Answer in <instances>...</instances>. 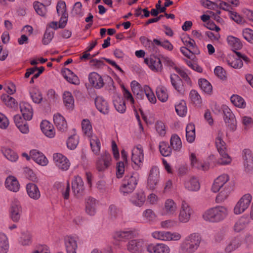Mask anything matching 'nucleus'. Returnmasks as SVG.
Here are the masks:
<instances>
[{
	"label": "nucleus",
	"instance_id": "f257e3e1",
	"mask_svg": "<svg viewBox=\"0 0 253 253\" xmlns=\"http://www.w3.org/2000/svg\"><path fill=\"white\" fill-rule=\"evenodd\" d=\"M229 214L228 208L223 206H216L206 210L202 214L203 219L210 223H219L225 219Z\"/></svg>",
	"mask_w": 253,
	"mask_h": 253
},
{
	"label": "nucleus",
	"instance_id": "f03ea898",
	"mask_svg": "<svg viewBox=\"0 0 253 253\" xmlns=\"http://www.w3.org/2000/svg\"><path fill=\"white\" fill-rule=\"evenodd\" d=\"M201 237L198 233H194L187 236L179 246V251L182 253H194L199 248Z\"/></svg>",
	"mask_w": 253,
	"mask_h": 253
},
{
	"label": "nucleus",
	"instance_id": "7ed1b4c3",
	"mask_svg": "<svg viewBox=\"0 0 253 253\" xmlns=\"http://www.w3.org/2000/svg\"><path fill=\"white\" fill-rule=\"evenodd\" d=\"M223 133L221 130H218L215 139V144L217 150L220 156L218 163L221 165H227L230 163L231 159L227 153L226 143L222 140Z\"/></svg>",
	"mask_w": 253,
	"mask_h": 253
},
{
	"label": "nucleus",
	"instance_id": "20e7f679",
	"mask_svg": "<svg viewBox=\"0 0 253 253\" xmlns=\"http://www.w3.org/2000/svg\"><path fill=\"white\" fill-rule=\"evenodd\" d=\"M137 174L126 175L120 188V192L124 195L132 192L137 184Z\"/></svg>",
	"mask_w": 253,
	"mask_h": 253
},
{
	"label": "nucleus",
	"instance_id": "39448f33",
	"mask_svg": "<svg viewBox=\"0 0 253 253\" xmlns=\"http://www.w3.org/2000/svg\"><path fill=\"white\" fill-rule=\"evenodd\" d=\"M152 236L155 239L164 241H177L181 238L180 233L165 231H155L152 233Z\"/></svg>",
	"mask_w": 253,
	"mask_h": 253
},
{
	"label": "nucleus",
	"instance_id": "423d86ee",
	"mask_svg": "<svg viewBox=\"0 0 253 253\" xmlns=\"http://www.w3.org/2000/svg\"><path fill=\"white\" fill-rule=\"evenodd\" d=\"M193 213V210L190 205L185 201H182L179 210V221L184 223H187Z\"/></svg>",
	"mask_w": 253,
	"mask_h": 253
},
{
	"label": "nucleus",
	"instance_id": "0eeeda50",
	"mask_svg": "<svg viewBox=\"0 0 253 253\" xmlns=\"http://www.w3.org/2000/svg\"><path fill=\"white\" fill-rule=\"evenodd\" d=\"M252 200V196L250 194L243 195L236 204L234 208V213L240 214L244 212L249 207Z\"/></svg>",
	"mask_w": 253,
	"mask_h": 253
},
{
	"label": "nucleus",
	"instance_id": "6e6552de",
	"mask_svg": "<svg viewBox=\"0 0 253 253\" xmlns=\"http://www.w3.org/2000/svg\"><path fill=\"white\" fill-rule=\"evenodd\" d=\"M112 158L107 152H103L99 157L96 162V168L99 171H104L110 166Z\"/></svg>",
	"mask_w": 253,
	"mask_h": 253
},
{
	"label": "nucleus",
	"instance_id": "1a4fd4ad",
	"mask_svg": "<svg viewBox=\"0 0 253 253\" xmlns=\"http://www.w3.org/2000/svg\"><path fill=\"white\" fill-rule=\"evenodd\" d=\"M160 180V171L158 167L152 166L149 171L147 178V186L154 189L158 185Z\"/></svg>",
	"mask_w": 253,
	"mask_h": 253
},
{
	"label": "nucleus",
	"instance_id": "9d476101",
	"mask_svg": "<svg viewBox=\"0 0 253 253\" xmlns=\"http://www.w3.org/2000/svg\"><path fill=\"white\" fill-rule=\"evenodd\" d=\"M223 112L224 120L227 126L231 130H235L237 123L234 115L232 113L231 110L226 106L223 108Z\"/></svg>",
	"mask_w": 253,
	"mask_h": 253
},
{
	"label": "nucleus",
	"instance_id": "9b49d317",
	"mask_svg": "<svg viewBox=\"0 0 253 253\" xmlns=\"http://www.w3.org/2000/svg\"><path fill=\"white\" fill-rule=\"evenodd\" d=\"M229 177L227 174H223L217 177L214 181L211 187V190L214 193L218 192L220 189L230 186L231 184L228 183Z\"/></svg>",
	"mask_w": 253,
	"mask_h": 253
},
{
	"label": "nucleus",
	"instance_id": "f8f14e48",
	"mask_svg": "<svg viewBox=\"0 0 253 253\" xmlns=\"http://www.w3.org/2000/svg\"><path fill=\"white\" fill-rule=\"evenodd\" d=\"M72 188L74 195L80 197L84 194V186L83 179L79 176H75L72 182Z\"/></svg>",
	"mask_w": 253,
	"mask_h": 253
},
{
	"label": "nucleus",
	"instance_id": "ddd939ff",
	"mask_svg": "<svg viewBox=\"0 0 253 253\" xmlns=\"http://www.w3.org/2000/svg\"><path fill=\"white\" fill-rule=\"evenodd\" d=\"M53 161L55 165L63 171L68 170L71 165L69 160L60 153H56L53 155Z\"/></svg>",
	"mask_w": 253,
	"mask_h": 253
},
{
	"label": "nucleus",
	"instance_id": "4468645a",
	"mask_svg": "<svg viewBox=\"0 0 253 253\" xmlns=\"http://www.w3.org/2000/svg\"><path fill=\"white\" fill-rule=\"evenodd\" d=\"M145 246V242L141 239H133L129 241L126 248L128 252L131 253H141Z\"/></svg>",
	"mask_w": 253,
	"mask_h": 253
},
{
	"label": "nucleus",
	"instance_id": "2eb2a0df",
	"mask_svg": "<svg viewBox=\"0 0 253 253\" xmlns=\"http://www.w3.org/2000/svg\"><path fill=\"white\" fill-rule=\"evenodd\" d=\"M135 235L134 231L126 229L115 232L113 234V238L116 241L125 242L127 240L134 238Z\"/></svg>",
	"mask_w": 253,
	"mask_h": 253
},
{
	"label": "nucleus",
	"instance_id": "dca6fc26",
	"mask_svg": "<svg viewBox=\"0 0 253 253\" xmlns=\"http://www.w3.org/2000/svg\"><path fill=\"white\" fill-rule=\"evenodd\" d=\"M144 62L154 71L161 72L163 69L161 61L155 55H150L149 58L144 59Z\"/></svg>",
	"mask_w": 253,
	"mask_h": 253
},
{
	"label": "nucleus",
	"instance_id": "f3484780",
	"mask_svg": "<svg viewBox=\"0 0 253 253\" xmlns=\"http://www.w3.org/2000/svg\"><path fill=\"white\" fill-rule=\"evenodd\" d=\"M146 249L149 253H169V247L163 243L150 244L146 246Z\"/></svg>",
	"mask_w": 253,
	"mask_h": 253
},
{
	"label": "nucleus",
	"instance_id": "a211bd4d",
	"mask_svg": "<svg viewBox=\"0 0 253 253\" xmlns=\"http://www.w3.org/2000/svg\"><path fill=\"white\" fill-rule=\"evenodd\" d=\"M243 164L246 170L253 169V153L249 149H245L242 152Z\"/></svg>",
	"mask_w": 253,
	"mask_h": 253
},
{
	"label": "nucleus",
	"instance_id": "6ab92c4d",
	"mask_svg": "<svg viewBox=\"0 0 253 253\" xmlns=\"http://www.w3.org/2000/svg\"><path fill=\"white\" fill-rule=\"evenodd\" d=\"M22 211V208L20 203L17 200H14L12 202L10 207V213L11 218L13 221L18 222L20 220Z\"/></svg>",
	"mask_w": 253,
	"mask_h": 253
},
{
	"label": "nucleus",
	"instance_id": "aec40b11",
	"mask_svg": "<svg viewBox=\"0 0 253 253\" xmlns=\"http://www.w3.org/2000/svg\"><path fill=\"white\" fill-rule=\"evenodd\" d=\"M144 160V154L142 147L138 145L132 150L131 161L135 165L140 166Z\"/></svg>",
	"mask_w": 253,
	"mask_h": 253
},
{
	"label": "nucleus",
	"instance_id": "412c9836",
	"mask_svg": "<svg viewBox=\"0 0 253 253\" xmlns=\"http://www.w3.org/2000/svg\"><path fill=\"white\" fill-rule=\"evenodd\" d=\"M95 104L97 110L101 113L108 114L110 107L108 102L102 96H97L95 100Z\"/></svg>",
	"mask_w": 253,
	"mask_h": 253
},
{
	"label": "nucleus",
	"instance_id": "4be33fe9",
	"mask_svg": "<svg viewBox=\"0 0 253 253\" xmlns=\"http://www.w3.org/2000/svg\"><path fill=\"white\" fill-rule=\"evenodd\" d=\"M41 128L44 135L49 137L53 138L55 135V131L53 125L46 120L42 121L41 123Z\"/></svg>",
	"mask_w": 253,
	"mask_h": 253
},
{
	"label": "nucleus",
	"instance_id": "5701e85b",
	"mask_svg": "<svg viewBox=\"0 0 253 253\" xmlns=\"http://www.w3.org/2000/svg\"><path fill=\"white\" fill-rule=\"evenodd\" d=\"M30 156L32 159L37 164L45 166L48 164V160L45 156L39 151L37 150H32L30 151Z\"/></svg>",
	"mask_w": 253,
	"mask_h": 253
},
{
	"label": "nucleus",
	"instance_id": "b1692460",
	"mask_svg": "<svg viewBox=\"0 0 253 253\" xmlns=\"http://www.w3.org/2000/svg\"><path fill=\"white\" fill-rule=\"evenodd\" d=\"M85 212L90 216H93L95 214L96 212V201L94 198L88 197L85 199Z\"/></svg>",
	"mask_w": 253,
	"mask_h": 253
},
{
	"label": "nucleus",
	"instance_id": "393cba45",
	"mask_svg": "<svg viewBox=\"0 0 253 253\" xmlns=\"http://www.w3.org/2000/svg\"><path fill=\"white\" fill-rule=\"evenodd\" d=\"M242 244L241 238L238 237H234L229 240L225 248L226 253H231L238 249Z\"/></svg>",
	"mask_w": 253,
	"mask_h": 253
},
{
	"label": "nucleus",
	"instance_id": "a878e982",
	"mask_svg": "<svg viewBox=\"0 0 253 253\" xmlns=\"http://www.w3.org/2000/svg\"><path fill=\"white\" fill-rule=\"evenodd\" d=\"M233 186L232 185L230 186H226V187H224V188L220 189L219 191V193L216 197V203L219 204L223 202L228 198L231 192L233 191Z\"/></svg>",
	"mask_w": 253,
	"mask_h": 253
},
{
	"label": "nucleus",
	"instance_id": "bb28decb",
	"mask_svg": "<svg viewBox=\"0 0 253 253\" xmlns=\"http://www.w3.org/2000/svg\"><path fill=\"white\" fill-rule=\"evenodd\" d=\"M64 244L67 253H77V241L73 237L66 236L64 238Z\"/></svg>",
	"mask_w": 253,
	"mask_h": 253
},
{
	"label": "nucleus",
	"instance_id": "cd10ccee",
	"mask_svg": "<svg viewBox=\"0 0 253 253\" xmlns=\"http://www.w3.org/2000/svg\"><path fill=\"white\" fill-rule=\"evenodd\" d=\"M53 121L57 128L60 131L64 132L67 129V123L64 117L59 113L54 114Z\"/></svg>",
	"mask_w": 253,
	"mask_h": 253
},
{
	"label": "nucleus",
	"instance_id": "c85d7f7f",
	"mask_svg": "<svg viewBox=\"0 0 253 253\" xmlns=\"http://www.w3.org/2000/svg\"><path fill=\"white\" fill-rule=\"evenodd\" d=\"M177 206L174 201L171 199H168L166 200L163 211L164 214L168 215H173L176 213Z\"/></svg>",
	"mask_w": 253,
	"mask_h": 253
},
{
	"label": "nucleus",
	"instance_id": "c756f323",
	"mask_svg": "<svg viewBox=\"0 0 253 253\" xmlns=\"http://www.w3.org/2000/svg\"><path fill=\"white\" fill-rule=\"evenodd\" d=\"M21 112L25 120H31L33 117V111L32 106L27 102H21L20 104Z\"/></svg>",
	"mask_w": 253,
	"mask_h": 253
},
{
	"label": "nucleus",
	"instance_id": "7c9ffc66",
	"mask_svg": "<svg viewBox=\"0 0 253 253\" xmlns=\"http://www.w3.org/2000/svg\"><path fill=\"white\" fill-rule=\"evenodd\" d=\"M185 188L190 191H197L200 188L199 180L195 177H191L185 181Z\"/></svg>",
	"mask_w": 253,
	"mask_h": 253
},
{
	"label": "nucleus",
	"instance_id": "2f4dec72",
	"mask_svg": "<svg viewBox=\"0 0 253 253\" xmlns=\"http://www.w3.org/2000/svg\"><path fill=\"white\" fill-rule=\"evenodd\" d=\"M62 74L64 78L70 83L78 85L80 83V80L71 70L65 68L62 71Z\"/></svg>",
	"mask_w": 253,
	"mask_h": 253
},
{
	"label": "nucleus",
	"instance_id": "473e14b6",
	"mask_svg": "<svg viewBox=\"0 0 253 253\" xmlns=\"http://www.w3.org/2000/svg\"><path fill=\"white\" fill-rule=\"evenodd\" d=\"M26 190L29 196L34 200H38L40 198L41 193L39 188L34 183H29L27 184Z\"/></svg>",
	"mask_w": 253,
	"mask_h": 253
},
{
	"label": "nucleus",
	"instance_id": "72a5a7b5",
	"mask_svg": "<svg viewBox=\"0 0 253 253\" xmlns=\"http://www.w3.org/2000/svg\"><path fill=\"white\" fill-rule=\"evenodd\" d=\"M88 80L89 83L95 87L100 88L104 84L101 77L95 72H92L89 75Z\"/></svg>",
	"mask_w": 253,
	"mask_h": 253
},
{
	"label": "nucleus",
	"instance_id": "f704fd0d",
	"mask_svg": "<svg viewBox=\"0 0 253 253\" xmlns=\"http://www.w3.org/2000/svg\"><path fill=\"white\" fill-rule=\"evenodd\" d=\"M6 187L9 190L16 192L19 190L20 184L17 179L14 176H9L5 180Z\"/></svg>",
	"mask_w": 253,
	"mask_h": 253
},
{
	"label": "nucleus",
	"instance_id": "c9c22d12",
	"mask_svg": "<svg viewBox=\"0 0 253 253\" xmlns=\"http://www.w3.org/2000/svg\"><path fill=\"white\" fill-rule=\"evenodd\" d=\"M182 41L183 44L186 46V47L190 48L193 54H200V50L197 46L194 40L189 37H186L183 38Z\"/></svg>",
	"mask_w": 253,
	"mask_h": 253
},
{
	"label": "nucleus",
	"instance_id": "e433bc0d",
	"mask_svg": "<svg viewBox=\"0 0 253 253\" xmlns=\"http://www.w3.org/2000/svg\"><path fill=\"white\" fill-rule=\"evenodd\" d=\"M170 82L175 88L179 92L182 93L183 91L182 81L179 77L175 74H171L170 77Z\"/></svg>",
	"mask_w": 253,
	"mask_h": 253
},
{
	"label": "nucleus",
	"instance_id": "4c0bfd02",
	"mask_svg": "<svg viewBox=\"0 0 253 253\" xmlns=\"http://www.w3.org/2000/svg\"><path fill=\"white\" fill-rule=\"evenodd\" d=\"M225 61L229 66L235 69H240L243 65L242 60L239 57H235L233 55H228Z\"/></svg>",
	"mask_w": 253,
	"mask_h": 253
},
{
	"label": "nucleus",
	"instance_id": "58836bf2",
	"mask_svg": "<svg viewBox=\"0 0 253 253\" xmlns=\"http://www.w3.org/2000/svg\"><path fill=\"white\" fill-rule=\"evenodd\" d=\"M249 223V219L246 216L241 217L235 223L234 230L239 232L246 228Z\"/></svg>",
	"mask_w": 253,
	"mask_h": 253
},
{
	"label": "nucleus",
	"instance_id": "ea45409f",
	"mask_svg": "<svg viewBox=\"0 0 253 253\" xmlns=\"http://www.w3.org/2000/svg\"><path fill=\"white\" fill-rule=\"evenodd\" d=\"M186 137L187 141L192 143L195 139V127L193 124L190 123L186 127Z\"/></svg>",
	"mask_w": 253,
	"mask_h": 253
},
{
	"label": "nucleus",
	"instance_id": "a19ab883",
	"mask_svg": "<svg viewBox=\"0 0 253 253\" xmlns=\"http://www.w3.org/2000/svg\"><path fill=\"white\" fill-rule=\"evenodd\" d=\"M113 103L116 110L120 113H124L126 110V106L123 98L120 96H116L113 101Z\"/></svg>",
	"mask_w": 253,
	"mask_h": 253
},
{
	"label": "nucleus",
	"instance_id": "79ce46f5",
	"mask_svg": "<svg viewBox=\"0 0 253 253\" xmlns=\"http://www.w3.org/2000/svg\"><path fill=\"white\" fill-rule=\"evenodd\" d=\"M82 128L84 134L90 137L92 134V127L90 122L88 119H84L82 122Z\"/></svg>",
	"mask_w": 253,
	"mask_h": 253
},
{
	"label": "nucleus",
	"instance_id": "37998d69",
	"mask_svg": "<svg viewBox=\"0 0 253 253\" xmlns=\"http://www.w3.org/2000/svg\"><path fill=\"white\" fill-rule=\"evenodd\" d=\"M131 88L134 94H135L138 99H143L144 97V90L141 89L140 84L136 81L131 83Z\"/></svg>",
	"mask_w": 253,
	"mask_h": 253
},
{
	"label": "nucleus",
	"instance_id": "c03bdc74",
	"mask_svg": "<svg viewBox=\"0 0 253 253\" xmlns=\"http://www.w3.org/2000/svg\"><path fill=\"white\" fill-rule=\"evenodd\" d=\"M64 103L68 109H72L74 106V99L72 93L69 91H65L63 94Z\"/></svg>",
	"mask_w": 253,
	"mask_h": 253
},
{
	"label": "nucleus",
	"instance_id": "a18cd8bd",
	"mask_svg": "<svg viewBox=\"0 0 253 253\" xmlns=\"http://www.w3.org/2000/svg\"><path fill=\"white\" fill-rule=\"evenodd\" d=\"M132 203L138 207L142 206L145 201V196L142 192L135 194L131 199Z\"/></svg>",
	"mask_w": 253,
	"mask_h": 253
},
{
	"label": "nucleus",
	"instance_id": "49530a36",
	"mask_svg": "<svg viewBox=\"0 0 253 253\" xmlns=\"http://www.w3.org/2000/svg\"><path fill=\"white\" fill-rule=\"evenodd\" d=\"M227 41L228 44L232 47L233 50L240 49L242 47V42L237 38L229 36L227 37Z\"/></svg>",
	"mask_w": 253,
	"mask_h": 253
},
{
	"label": "nucleus",
	"instance_id": "de8ad7c7",
	"mask_svg": "<svg viewBox=\"0 0 253 253\" xmlns=\"http://www.w3.org/2000/svg\"><path fill=\"white\" fill-rule=\"evenodd\" d=\"M1 152L3 156L9 161L14 162H16L18 159V156L17 154L13 150L9 148H4L1 150Z\"/></svg>",
	"mask_w": 253,
	"mask_h": 253
},
{
	"label": "nucleus",
	"instance_id": "09e8293b",
	"mask_svg": "<svg viewBox=\"0 0 253 253\" xmlns=\"http://www.w3.org/2000/svg\"><path fill=\"white\" fill-rule=\"evenodd\" d=\"M9 250V243L6 236L0 233V253H7Z\"/></svg>",
	"mask_w": 253,
	"mask_h": 253
},
{
	"label": "nucleus",
	"instance_id": "8fccbe9b",
	"mask_svg": "<svg viewBox=\"0 0 253 253\" xmlns=\"http://www.w3.org/2000/svg\"><path fill=\"white\" fill-rule=\"evenodd\" d=\"M90 139V145L92 151L95 155H98L100 151V142L99 138L96 136H91Z\"/></svg>",
	"mask_w": 253,
	"mask_h": 253
},
{
	"label": "nucleus",
	"instance_id": "3c124183",
	"mask_svg": "<svg viewBox=\"0 0 253 253\" xmlns=\"http://www.w3.org/2000/svg\"><path fill=\"white\" fill-rule=\"evenodd\" d=\"M198 83L201 89L206 93L210 94L212 90L211 84L207 80L201 79L199 80Z\"/></svg>",
	"mask_w": 253,
	"mask_h": 253
},
{
	"label": "nucleus",
	"instance_id": "603ef678",
	"mask_svg": "<svg viewBox=\"0 0 253 253\" xmlns=\"http://www.w3.org/2000/svg\"><path fill=\"white\" fill-rule=\"evenodd\" d=\"M175 111L177 115L180 117H184L186 115L187 109L186 102L184 100H181L175 105Z\"/></svg>",
	"mask_w": 253,
	"mask_h": 253
},
{
	"label": "nucleus",
	"instance_id": "864d4df0",
	"mask_svg": "<svg viewBox=\"0 0 253 253\" xmlns=\"http://www.w3.org/2000/svg\"><path fill=\"white\" fill-rule=\"evenodd\" d=\"M156 94L159 100L162 102H166L168 99L167 90L163 86H159L156 89Z\"/></svg>",
	"mask_w": 253,
	"mask_h": 253
},
{
	"label": "nucleus",
	"instance_id": "5fc2aeb1",
	"mask_svg": "<svg viewBox=\"0 0 253 253\" xmlns=\"http://www.w3.org/2000/svg\"><path fill=\"white\" fill-rule=\"evenodd\" d=\"M32 242L31 233L28 231H23L20 237V242L23 246H29Z\"/></svg>",
	"mask_w": 253,
	"mask_h": 253
},
{
	"label": "nucleus",
	"instance_id": "6e6d98bb",
	"mask_svg": "<svg viewBox=\"0 0 253 253\" xmlns=\"http://www.w3.org/2000/svg\"><path fill=\"white\" fill-rule=\"evenodd\" d=\"M231 102L236 107L244 108L246 104L244 99L238 95H233L230 98Z\"/></svg>",
	"mask_w": 253,
	"mask_h": 253
},
{
	"label": "nucleus",
	"instance_id": "4d7b16f0",
	"mask_svg": "<svg viewBox=\"0 0 253 253\" xmlns=\"http://www.w3.org/2000/svg\"><path fill=\"white\" fill-rule=\"evenodd\" d=\"M30 94L33 102L40 103L42 100V95L40 90L37 88H32L30 89Z\"/></svg>",
	"mask_w": 253,
	"mask_h": 253
},
{
	"label": "nucleus",
	"instance_id": "13d9d810",
	"mask_svg": "<svg viewBox=\"0 0 253 253\" xmlns=\"http://www.w3.org/2000/svg\"><path fill=\"white\" fill-rule=\"evenodd\" d=\"M170 145L175 150H179L182 147V142L179 137L176 135H172L170 139Z\"/></svg>",
	"mask_w": 253,
	"mask_h": 253
},
{
	"label": "nucleus",
	"instance_id": "bf43d9fd",
	"mask_svg": "<svg viewBox=\"0 0 253 253\" xmlns=\"http://www.w3.org/2000/svg\"><path fill=\"white\" fill-rule=\"evenodd\" d=\"M190 98L192 103L196 106H200L202 103V98L195 90H192L189 94Z\"/></svg>",
	"mask_w": 253,
	"mask_h": 253
},
{
	"label": "nucleus",
	"instance_id": "052dcab7",
	"mask_svg": "<svg viewBox=\"0 0 253 253\" xmlns=\"http://www.w3.org/2000/svg\"><path fill=\"white\" fill-rule=\"evenodd\" d=\"M159 149L160 153L164 157L170 156L171 153V148L165 142L160 143Z\"/></svg>",
	"mask_w": 253,
	"mask_h": 253
},
{
	"label": "nucleus",
	"instance_id": "680f3d73",
	"mask_svg": "<svg viewBox=\"0 0 253 253\" xmlns=\"http://www.w3.org/2000/svg\"><path fill=\"white\" fill-rule=\"evenodd\" d=\"M34 7L35 11L39 15L41 16H45L47 9L44 4L39 2H36L34 3Z\"/></svg>",
	"mask_w": 253,
	"mask_h": 253
},
{
	"label": "nucleus",
	"instance_id": "e2e57ef3",
	"mask_svg": "<svg viewBox=\"0 0 253 253\" xmlns=\"http://www.w3.org/2000/svg\"><path fill=\"white\" fill-rule=\"evenodd\" d=\"M144 95L147 97L148 100L151 103H156V98L150 87L148 85H145L144 86Z\"/></svg>",
	"mask_w": 253,
	"mask_h": 253
},
{
	"label": "nucleus",
	"instance_id": "0e129e2a",
	"mask_svg": "<svg viewBox=\"0 0 253 253\" xmlns=\"http://www.w3.org/2000/svg\"><path fill=\"white\" fill-rule=\"evenodd\" d=\"M1 99L5 104L10 108H13L15 106V99L7 94H3L1 96Z\"/></svg>",
	"mask_w": 253,
	"mask_h": 253
},
{
	"label": "nucleus",
	"instance_id": "69168bd1",
	"mask_svg": "<svg viewBox=\"0 0 253 253\" xmlns=\"http://www.w3.org/2000/svg\"><path fill=\"white\" fill-rule=\"evenodd\" d=\"M53 36L54 32L47 28L42 38V43L44 45L48 44L51 41Z\"/></svg>",
	"mask_w": 253,
	"mask_h": 253
},
{
	"label": "nucleus",
	"instance_id": "338daca9",
	"mask_svg": "<svg viewBox=\"0 0 253 253\" xmlns=\"http://www.w3.org/2000/svg\"><path fill=\"white\" fill-rule=\"evenodd\" d=\"M154 42L155 44L161 46L169 51L172 50L173 49L172 44L168 40H165L163 42H161L157 39H154Z\"/></svg>",
	"mask_w": 253,
	"mask_h": 253
},
{
	"label": "nucleus",
	"instance_id": "774afa93",
	"mask_svg": "<svg viewBox=\"0 0 253 253\" xmlns=\"http://www.w3.org/2000/svg\"><path fill=\"white\" fill-rule=\"evenodd\" d=\"M78 143V137L75 135L72 136L68 138L67 141V146L69 149L73 150L76 148Z\"/></svg>",
	"mask_w": 253,
	"mask_h": 253
}]
</instances>
